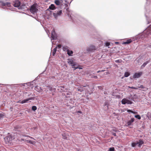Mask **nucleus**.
I'll return each mask as SVG.
<instances>
[{
  "instance_id": "1",
  "label": "nucleus",
  "mask_w": 151,
  "mask_h": 151,
  "mask_svg": "<svg viewBox=\"0 0 151 151\" xmlns=\"http://www.w3.org/2000/svg\"><path fill=\"white\" fill-rule=\"evenodd\" d=\"M151 4V0H146V2L145 5V9L146 11L145 13V15L146 17V20L147 21V24H149L150 22L149 17L147 15V14L150 11V9L149 6Z\"/></svg>"
},
{
  "instance_id": "2",
  "label": "nucleus",
  "mask_w": 151,
  "mask_h": 151,
  "mask_svg": "<svg viewBox=\"0 0 151 151\" xmlns=\"http://www.w3.org/2000/svg\"><path fill=\"white\" fill-rule=\"evenodd\" d=\"M11 3L8 2H4V1L0 0V7L4 8V7H10L11 6Z\"/></svg>"
},
{
  "instance_id": "3",
  "label": "nucleus",
  "mask_w": 151,
  "mask_h": 151,
  "mask_svg": "<svg viewBox=\"0 0 151 151\" xmlns=\"http://www.w3.org/2000/svg\"><path fill=\"white\" fill-rule=\"evenodd\" d=\"M37 6L36 4H34L30 7V11L32 14H35L38 11V9L37 8Z\"/></svg>"
},
{
  "instance_id": "4",
  "label": "nucleus",
  "mask_w": 151,
  "mask_h": 151,
  "mask_svg": "<svg viewBox=\"0 0 151 151\" xmlns=\"http://www.w3.org/2000/svg\"><path fill=\"white\" fill-rule=\"evenodd\" d=\"M4 139L6 143L11 144L12 142V141L14 139V138L9 134L6 137L4 138Z\"/></svg>"
},
{
  "instance_id": "5",
  "label": "nucleus",
  "mask_w": 151,
  "mask_h": 151,
  "mask_svg": "<svg viewBox=\"0 0 151 151\" xmlns=\"http://www.w3.org/2000/svg\"><path fill=\"white\" fill-rule=\"evenodd\" d=\"M96 50L97 48L96 47V46L93 45H91L87 47L86 49L87 51L89 53L93 52Z\"/></svg>"
},
{
  "instance_id": "6",
  "label": "nucleus",
  "mask_w": 151,
  "mask_h": 151,
  "mask_svg": "<svg viewBox=\"0 0 151 151\" xmlns=\"http://www.w3.org/2000/svg\"><path fill=\"white\" fill-rule=\"evenodd\" d=\"M62 14V11L61 10H60L57 12V13L55 12L53 13V15L55 18L57 19L58 17L60 16Z\"/></svg>"
},
{
  "instance_id": "7",
  "label": "nucleus",
  "mask_w": 151,
  "mask_h": 151,
  "mask_svg": "<svg viewBox=\"0 0 151 151\" xmlns=\"http://www.w3.org/2000/svg\"><path fill=\"white\" fill-rule=\"evenodd\" d=\"M57 39V35L54 31L52 30L51 32V40H55Z\"/></svg>"
},
{
  "instance_id": "8",
  "label": "nucleus",
  "mask_w": 151,
  "mask_h": 151,
  "mask_svg": "<svg viewBox=\"0 0 151 151\" xmlns=\"http://www.w3.org/2000/svg\"><path fill=\"white\" fill-rule=\"evenodd\" d=\"M44 91L47 92L48 91H52V88L50 86H44Z\"/></svg>"
},
{
  "instance_id": "9",
  "label": "nucleus",
  "mask_w": 151,
  "mask_h": 151,
  "mask_svg": "<svg viewBox=\"0 0 151 151\" xmlns=\"http://www.w3.org/2000/svg\"><path fill=\"white\" fill-rule=\"evenodd\" d=\"M142 74V72H140L138 73H135L133 76V78H139Z\"/></svg>"
},
{
  "instance_id": "10",
  "label": "nucleus",
  "mask_w": 151,
  "mask_h": 151,
  "mask_svg": "<svg viewBox=\"0 0 151 151\" xmlns=\"http://www.w3.org/2000/svg\"><path fill=\"white\" fill-rule=\"evenodd\" d=\"M20 2L19 0L16 1L13 4V6L15 7H19L20 5Z\"/></svg>"
},
{
  "instance_id": "11",
  "label": "nucleus",
  "mask_w": 151,
  "mask_h": 151,
  "mask_svg": "<svg viewBox=\"0 0 151 151\" xmlns=\"http://www.w3.org/2000/svg\"><path fill=\"white\" fill-rule=\"evenodd\" d=\"M145 32H144L141 35V37H140L141 39L143 38V37L148 38V36L151 35V33L150 32H147L146 34H145Z\"/></svg>"
},
{
  "instance_id": "12",
  "label": "nucleus",
  "mask_w": 151,
  "mask_h": 151,
  "mask_svg": "<svg viewBox=\"0 0 151 151\" xmlns=\"http://www.w3.org/2000/svg\"><path fill=\"white\" fill-rule=\"evenodd\" d=\"M33 99V98L32 97H30L28 99H24L22 101L20 102L21 104H24L28 102V101L29 100H32Z\"/></svg>"
},
{
  "instance_id": "13",
  "label": "nucleus",
  "mask_w": 151,
  "mask_h": 151,
  "mask_svg": "<svg viewBox=\"0 0 151 151\" xmlns=\"http://www.w3.org/2000/svg\"><path fill=\"white\" fill-rule=\"evenodd\" d=\"M138 143V146L139 147H141L142 145L144 144V142L142 140L140 139L138 142H137Z\"/></svg>"
},
{
  "instance_id": "14",
  "label": "nucleus",
  "mask_w": 151,
  "mask_h": 151,
  "mask_svg": "<svg viewBox=\"0 0 151 151\" xmlns=\"http://www.w3.org/2000/svg\"><path fill=\"white\" fill-rule=\"evenodd\" d=\"M35 89L38 92H41L43 90L41 87L38 86H36L35 88Z\"/></svg>"
},
{
  "instance_id": "15",
  "label": "nucleus",
  "mask_w": 151,
  "mask_h": 151,
  "mask_svg": "<svg viewBox=\"0 0 151 151\" xmlns=\"http://www.w3.org/2000/svg\"><path fill=\"white\" fill-rule=\"evenodd\" d=\"M134 118H132L130 120L128 121L127 122L128 126H130L131 125L132 123L134 122Z\"/></svg>"
},
{
  "instance_id": "16",
  "label": "nucleus",
  "mask_w": 151,
  "mask_h": 151,
  "mask_svg": "<svg viewBox=\"0 0 151 151\" xmlns=\"http://www.w3.org/2000/svg\"><path fill=\"white\" fill-rule=\"evenodd\" d=\"M30 84L29 83H20L18 84H17V85H18V86H19L21 87L22 86H25L26 85H27L28 86H29Z\"/></svg>"
},
{
  "instance_id": "17",
  "label": "nucleus",
  "mask_w": 151,
  "mask_h": 151,
  "mask_svg": "<svg viewBox=\"0 0 151 151\" xmlns=\"http://www.w3.org/2000/svg\"><path fill=\"white\" fill-rule=\"evenodd\" d=\"M63 2V1L62 0H61L59 1V0H55V4L57 5H59L61 3Z\"/></svg>"
},
{
  "instance_id": "18",
  "label": "nucleus",
  "mask_w": 151,
  "mask_h": 151,
  "mask_svg": "<svg viewBox=\"0 0 151 151\" xmlns=\"http://www.w3.org/2000/svg\"><path fill=\"white\" fill-rule=\"evenodd\" d=\"M73 61L72 59H68L67 62L69 65H71L73 63Z\"/></svg>"
},
{
  "instance_id": "19",
  "label": "nucleus",
  "mask_w": 151,
  "mask_h": 151,
  "mask_svg": "<svg viewBox=\"0 0 151 151\" xmlns=\"http://www.w3.org/2000/svg\"><path fill=\"white\" fill-rule=\"evenodd\" d=\"M149 63V61H146V62L144 63L142 65V66H141V68L142 69L143 68H144L145 66L148 63Z\"/></svg>"
},
{
  "instance_id": "20",
  "label": "nucleus",
  "mask_w": 151,
  "mask_h": 151,
  "mask_svg": "<svg viewBox=\"0 0 151 151\" xmlns=\"http://www.w3.org/2000/svg\"><path fill=\"white\" fill-rule=\"evenodd\" d=\"M67 53L68 55L70 56H71L73 54V52L72 50H68L67 51Z\"/></svg>"
},
{
  "instance_id": "21",
  "label": "nucleus",
  "mask_w": 151,
  "mask_h": 151,
  "mask_svg": "<svg viewBox=\"0 0 151 151\" xmlns=\"http://www.w3.org/2000/svg\"><path fill=\"white\" fill-rule=\"evenodd\" d=\"M137 144L138 143L137 142H132L131 144V146L132 147H134L137 145H138Z\"/></svg>"
},
{
  "instance_id": "22",
  "label": "nucleus",
  "mask_w": 151,
  "mask_h": 151,
  "mask_svg": "<svg viewBox=\"0 0 151 151\" xmlns=\"http://www.w3.org/2000/svg\"><path fill=\"white\" fill-rule=\"evenodd\" d=\"M68 48V47L67 46H64L63 47V49L64 51L67 52L68 51V50H69Z\"/></svg>"
},
{
  "instance_id": "23",
  "label": "nucleus",
  "mask_w": 151,
  "mask_h": 151,
  "mask_svg": "<svg viewBox=\"0 0 151 151\" xmlns=\"http://www.w3.org/2000/svg\"><path fill=\"white\" fill-rule=\"evenodd\" d=\"M127 99L125 98L123 99L122 101V103L123 104H125L127 103Z\"/></svg>"
},
{
  "instance_id": "24",
  "label": "nucleus",
  "mask_w": 151,
  "mask_h": 151,
  "mask_svg": "<svg viewBox=\"0 0 151 151\" xmlns=\"http://www.w3.org/2000/svg\"><path fill=\"white\" fill-rule=\"evenodd\" d=\"M49 9L51 10H53L55 9L54 5L53 4H51L49 6Z\"/></svg>"
},
{
  "instance_id": "25",
  "label": "nucleus",
  "mask_w": 151,
  "mask_h": 151,
  "mask_svg": "<svg viewBox=\"0 0 151 151\" xmlns=\"http://www.w3.org/2000/svg\"><path fill=\"white\" fill-rule=\"evenodd\" d=\"M132 42V40L131 39H128L126 42H124V44H129L130 43Z\"/></svg>"
},
{
  "instance_id": "26",
  "label": "nucleus",
  "mask_w": 151,
  "mask_h": 151,
  "mask_svg": "<svg viewBox=\"0 0 151 151\" xmlns=\"http://www.w3.org/2000/svg\"><path fill=\"white\" fill-rule=\"evenodd\" d=\"M127 112L129 113L131 112L133 114H137V112L134 111H132L131 110H130V109L127 110Z\"/></svg>"
},
{
  "instance_id": "27",
  "label": "nucleus",
  "mask_w": 151,
  "mask_h": 151,
  "mask_svg": "<svg viewBox=\"0 0 151 151\" xmlns=\"http://www.w3.org/2000/svg\"><path fill=\"white\" fill-rule=\"evenodd\" d=\"M57 48V47H56L53 50V52H52V55L53 56H54L55 55V53L56 52Z\"/></svg>"
},
{
  "instance_id": "28",
  "label": "nucleus",
  "mask_w": 151,
  "mask_h": 151,
  "mask_svg": "<svg viewBox=\"0 0 151 151\" xmlns=\"http://www.w3.org/2000/svg\"><path fill=\"white\" fill-rule=\"evenodd\" d=\"M84 90V89H83V88L82 87H81L79 88H78L77 89V91H80V92H82Z\"/></svg>"
},
{
  "instance_id": "29",
  "label": "nucleus",
  "mask_w": 151,
  "mask_h": 151,
  "mask_svg": "<svg viewBox=\"0 0 151 151\" xmlns=\"http://www.w3.org/2000/svg\"><path fill=\"white\" fill-rule=\"evenodd\" d=\"M127 104H133V102L132 101H131L129 100L128 99H127Z\"/></svg>"
},
{
  "instance_id": "30",
  "label": "nucleus",
  "mask_w": 151,
  "mask_h": 151,
  "mask_svg": "<svg viewBox=\"0 0 151 151\" xmlns=\"http://www.w3.org/2000/svg\"><path fill=\"white\" fill-rule=\"evenodd\" d=\"M5 117V116L3 113L0 114V119H1L4 118Z\"/></svg>"
},
{
  "instance_id": "31",
  "label": "nucleus",
  "mask_w": 151,
  "mask_h": 151,
  "mask_svg": "<svg viewBox=\"0 0 151 151\" xmlns=\"http://www.w3.org/2000/svg\"><path fill=\"white\" fill-rule=\"evenodd\" d=\"M129 75L130 74L128 72H126L124 73V76L126 77H127L129 76Z\"/></svg>"
},
{
  "instance_id": "32",
  "label": "nucleus",
  "mask_w": 151,
  "mask_h": 151,
  "mask_svg": "<svg viewBox=\"0 0 151 151\" xmlns=\"http://www.w3.org/2000/svg\"><path fill=\"white\" fill-rule=\"evenodd\" d=\"M134 117L137 119H140L141 118V116L139 114L135 115L134 116Z\"/></svg>"
},
{
  "instance_id": "33",
  "label": "nucleus",
  "mask_w": 151,
  "mask_h": 151,
  "mask_svg": "<svg viewBox=\"0 0 151 151\" xmlns=\"http://www.w3.org/2000/svg\"><path fill=\"white\" fill-rule=\"evenodd\" d=\"M37 107L36 106H32V109L33 111H35L36 110Z\"/></svg>"
},
{
  "instance_id": "34",
  "label": "nucleus",
  "mask_w": 151,
  "mask_h": 151,
  "mask_svg": "<svg viewBox=\"0 0 151 151\" xmlns=\"http://www.w3.org/2000/svg\"><path fill=\"white\" fill-rule=\"evenodd\" d=\"M55 78V76H50L49 77V78L53 80Z\"/></svg>"
},
{
  "instance_id": "35",
  "label": "nucleus",
  "mask_w": 151,
  "mask_h": 151,
  "mask_svg": "<svg viewBox=\"0 0 151 151\" xmlns=\"http://www.w3.org/2000/svg\"><path fill=\"white\" fill-rule=\"evenodd\" d=\"M108 151H115L114 148L113 147L110 148Z\"/></svg>"
},
{
  "instance_id": "36",
  "label": "nucleus",
  "mask_w": 151,
  "mask_h": 151,
  "mask_svg": "<svg viewBox=\"0 0 151 151\" xmlns=\"http://www.w3.org/2000/svg\"><path fill=\"white\" fill-rule=\"evenodd\" d=\"M64 9H66V10H67L68 9V5H67V4H64Z\"/></svg>"
},
{
  "instance_id": "37",
  "label": "nucleus",
  "mask_w": 151,
  "mask_h": 151,
  "mask_svg": "<svg viewBox=\"0 0 151 151\" xmlns=\"http://www.w3.org/2000/svg\"><path fill=\"white\" fill-rule=\"evenodd\" d=\"M76 64H77V63H76V62H73V64H72V65H71L72 66V67H73L74 66H75L76 65Z\"/></svg>"
},
{
  "instance_id": "38",
  "label": "nucleus",
  "mask_w": 151,
  "mask_h": 151,
  "mask_svg": "<svg viewBox=\"0 0 151 151\" xmlns=\"http://www.w3.org/2000/svg\"><path fill=\"white\" fill-rule=\"evenodd\" d=\"M122 60H115V62L116 63H121L122 62Z\"/></svg>"
},
{
  "instance_id": "39",
  "label": "nucleus",
  "mask_w": 151,
  "mask_h": 151,
  "mask_svg": "<svg viewBox=\"0 0 151 151\" xmlns=\"http://www.w3.org/2000/svg\"><path fill=\"white\" fill-rule=\"evenodd\" d=\"M104 106H106L107 108H108V104L107 102H106L104 104Z\"/></svg>"
},
{
  "instance_id": "40",
  "label": "nucleus",
  "mask_w": 151,
  "mask_h": 151,
  "mask_svg": "<svg viewBox=\"0 0 151 151\" xmlns=\"http://www.w3.org/2000/svg\"><path fill=\"white\" fill-rule=\"evenodd\" d=\"M105 45L106 47H108V46H109L110 45V43L109 42H106L105 43Z\"/></svg>"
},
{
  "instance_id": "41",
  "label": "nucleus",
  "mask_w": 151,
  "mask_h": 151,
  "mask_svg": "<svg viewBox=\"0 0 151 151\" xmlns=\"http://www.w3.org/2000/svg\"><path fill=\"white\" fill-rule=\"evenodd\" d=\"M72 68H74L73 70H75L76 69H78V67L74 66L73 67H72Z\"/></svg>"
},
{
  "instance_id": "42",
  "label": "nucleus",
  "mask_w": 151,
  "mask_h": 151,
  "mask_svg": "<svg viewBox=\"0 0 151 151\" xmlns=\"http://www.w3.org/2000/svg\"><path fill=\"white\" fill-rule=\"evenodd\" d=\"M138 87L139 88H142V89L145 88L144 86L142 85H140V86H139Z\"/></svg>"
},
{
  "instance_id": "43",
  "label": "nucleus",
  "mask_w": 151,
  "mask_h": 151,
  "mask_svg": "<svg viewBox=\"0 0 151 151\" xmlns=\"http://www.w3.org/2000/svg\"><path fill=\"white\" fill-rule=\"evenodd\" d=\"M62 47V45H61L59 44L57 45V47L59 48H60Z\"/></svg>"
},
{
  "instance_id": "44",
  "label": "nucleus",
  "mask_w": 151,
  "mask_h": 151,
  "mask_svg": "<svg viewBox=\"0 0 151 151\" xmlns=\"http://www.w3.org/2000/svg\"><path fill=\"white\" fill-rule=\"evenodd\" d=\"M112 135H114V136H116V134L115 133L112 132Z\"/></svg>"
},
{
  "instance_id": "45",
  "label": "nucleus",
  "mask_w": 151,
  "mask_h": 151,
  "mask_svg": "<svg viewBox=\"0 0 151 151\" xmlns=\"http://www.w3.org/2000/svg\"><path fill=\"white\" fill-rule=\"evenodd\" d=\"M131 88H132V89H137V88H136L135 87H131Z\"/></svg>"
},
{
  "instance_id": "46",
  "label": "nucleus",
  "mask_w": 151,
  "mask_h": 151,
  "mask_svg": "<svg viewBox=\"0 0 151 151\" xmlns=\"http://www.w3.org/2000/svg\"><path fill=\"white\" fill-rule=\"evenodd\" d=\"M28 142L32 144V142L30 140H29Z\"/></svg>"
},
{
  "instance_id": "47",
  "label": "nucleus",
  "mask_w": 151,
  "mask_h": 151,
  "mask_svg": "<svg viewBox=\"0 0 151 151\" xmlns=\"http://www.w3.org/2000/svg\"><path fill=\"white\" fill-rule=\"evenodd\" d=\"M78 69H82V68H81L79 66H78Z\"/></svg>"
},
{
  "instance_id": "48",
  "label": "nucleus",
  "mask_w": 151,
  "mask_h": 151,
  "mask_svg": "<svg viewBox=\"0 0 151 151\" xmlns=\"http://www.w3.org/2000/svg\"><path fill=\"white\" fill-rule=\"evenodd\" d=\"M93 78H97V76H94L93 77Z\"/></svg>"
},
{
  "instance_id": "49",
  "label": "nucleus",
  "mask_w": 151,
  "mask_h": 151,
  "mask_svg": "<svg viewBox=\"0 0 151 151\" xmlns=\"http://www.w3.org/2000/svg\"><path fill=\"white\" fill-rule=\"evenodd\" d=\"M86 86L89 87V86H83V87H86Z\"/></svg>"
},
{
  "instance_id": "50",
  "label": "nucleus",
  "mask_w": 151,
  "mask_h": 151,
  "mask_svg": "<svg viewBox=\"0 0 151 151\" xmlns=\"http://www.w3.org/2000/svg\"><path fill=\"white\" fill-rule=\"evenodd\" d=\"M78 113H81V111H78Z\"/></svg>"
},
{
  "instance_id": "51",
  "label": "nucleus",
  "mask_w": 151,
  "mask_h": 151,
  "mask_svg": "<svg viewBox=\"0 0 151 151\" xmlns=\"http://www.w3.org/2000/svg\"><path fill=\"white\" fill-rule=\"evenodd\" d=\"M64 1L66 2V3H68V1H67V0H65Z\"/></svg>"
},
{
  "instance_id": "52",
  "label": "nucleus",
  "mask_w": 151,
  "mask_h": 151,
  "mask_svg": "<svg viewBox=\"0 0 151 151\" xmlns=\"http://www.w3.org/2000/svg\"><path fill=\"white\" fill-rule=\"evenodd\" d=\"M100 71H101L100 70L98 71L97 72V73H99V72H100Z\"/></svg>"
},
{
  "instance_id": "53",
  "label": "nucleus",
  "mask_w": 151,
  "mask_h": 151,
  "mask_svg": "<svg viewBox=\"0 0 151 151\" xmlns=\"http://www.w3.org/2000/svg\"><path fill=\"white\" fill-rule=\"evenodd\" d=\"M22 136H25V137H26V136L25 135H24V134H22Z\"/></svg>"
},
{
  "instance_id": "54",
  "label": "nucleus",
  "mask_w": 151,
  "mask_h": 151,
  "mask_svg": "<svg viewBox=\"0 0 151 151\" xmlns=\"http://www.w3.org/2000/svg\"><path fill=\"white\" fill-rule=\"evenodd\" d=\"M118 43H119V42H115V43L116 44H118Z\"/></svg>"
},
{
  "instance_id": "55",
  "label": "nucleus",
  "mask_w": 151,
  "mask_h": 151,
  "mask_svg": "<svg viewBox=\"0 0 151 151\" xmlns=\"http://www.w3.org/2000/svg\"><path fill=\"white\" fill-rule=\"evenodd\" d=\"M113 131H114L115 132H116V130H115L114 129H113Z\"/></svg>"
},
{
  "instance_id": "56",
  "label": "nucleus",
  "mask_w": 151,
  "mask_h": 151,
  "mask_svg": "<svg viewBox=\"0 0 151 151\" xmlns=\"http://www.w3.org/2000/svg\"><path fill=\"white\" fill-rule=\"evenodd\" d=\"M63 138H64V139H66V137H65L64 136V137H63Z\"/></svg>"
},
{
  "instance_id": "57",
  "label": "nucleus",
  "mask_w": 151,
  "mask_h": 151,
  "mask_svg": "<svg viewBox=\"0 0 151 151\" xmlns=\"http://www.w3.org/2000/svg\"><path fill=\"white\" fill-rule=\"evenodd\" d=\"M103 71V70H101V71Z\"/></svg>"
},
{
  "instance_id": "58",
  "label": "nucleus",
  "mask_w": 151,
  "mask_h": 151,
  "mask_svg": "<svg viewBox=\"0 0 151 151\" xmlns=\"http://www.w3.org/2000/svg\"><path fill=\"white\" fill-rule=\"evenodd\" d=\"M150 47H151V46H150ZM150 48H151V47Z\"/></svg>"
},
{
  "instance_id": "59",
  "label": "nucleus",
  "mask_w": 151,
  "mask_h": 151,
  "mask_svg": "<svg viewBox=\"0 0 151 151\" xmlns=\"http://www.w3.org/2000/svg\"><path fill=\"white\" fill-rule=\"evenodd\" d=\"M15 85V84H14V85Z\"/></svg>"
},
{
  "instance_id": "60",
  "label": "nucleus",
  "mask_w": 151,
  "mask_h": 151,
  "mask_svg": "<svg viewBox=\"0 0 151 151\" xmlns=\"http://www.w3.org/2000/svg\"><path fill=\"white\" fill-rule=\"evenodd\" d=\"M6 1H7V0H6Z\"/></svg>"
}]
</instances>
